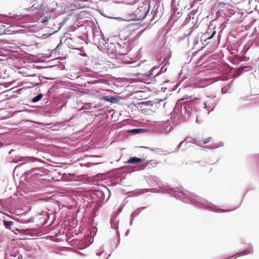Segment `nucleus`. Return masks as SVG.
I'll list each match as a JSON object with an SVG mask.
<instances>
[{
  "instance_id": "nucleus-1",
  "label": "nucleus",
  "mask_w": 259,
  "mask_h": 259,
  "mask_svg": "<svg viewBox=\"0 0 259 259\" xmlns=\"http://www.w3.org/2000/svg\"><path fill=\"white\" fill-rule=\"evenodd\" d=\"M150 7L147 8V6L143 4L138 8L134 12L135 19L140 20L144 19L149 11Z\"/></svg>"
},
{
  "instance_id": "nucleus-15",
  "label": "nucleus",
  "mask_w": 259,
  "mask_h": 259,
  "mask_svg": "<svg viewBox=\"0 0 259 259\" xmlns=\"http://www.w3.org/2000/svg\"><path fill=\"white\" fill-rule=\"evenodd\" d=\"M48 21V19L47 18H44L42 20H41V22L44 23L45 22H46L47 21Z\"/></svg>"
},
{
  "instance_id": "nucleus-3",
  "label": "nucleus",
  "mask_w": 259,
  "mask_h": 259,
  "mask_svg": "<svg viewBox=\"0 0 259 259\" xmlns=\"http://www.w3.org/2000/svg\"><path fill=\"white\" fill-rule=\"evenodd\" d=\"M157 162L155 160L147 161L144 165L141 166V169H144L145 168H150L155 167Z\"/></svg>"
},
{
  "instance_id": "nucleus-2",
  "label": "nucleus",
  "mask_w": 259,
  "mask_h": 259,
  "mask_svg": "<svg viewBox=\"0 0 259 259\" xmlns=\"http://www.w3.org/2000/svg\"><path fill=\"white\" fill-rule=\"evenodd\" d=\"M45 2V0H33L32 6L28 9L30 11H34L40 9Z\"/></svg>"
},
{
  "instance_id": "nucleus-9",
  "label": "nucleus",
  "mask_w": 259,
  "mask_h": 259,
  "mask_svg": "<svg viewBox=\"0 0 259 259\" xmlns=\"http://www.w3.org/2000/svg\"><path fill=\"white\" fill-rule=\"evenodd\" d=\"M246 67H241L238 69L237 71V73L238 75H239L244 70V68Z\"/></svg>"
},
{
  "instance_id": "nucleus-17",
  "label": "nucleus",
  "mask_w": 259,
  "mask_h": 259,
  "mask_svg": "<svg viewBox=\"0 0 259 259\" xmlns=\"http://www.w3.org/2000/svg\"><path fill=\"white\" fill-rule=\"evenodd\" d=\"M118 53L120 54L119 52ZM126 54V52H122V53H120V54Z\"/></svg>"
},
{
  "instance_id": "nucleus-16",
  "label": "nucleus",
  "mask_w": 259,
  "mask_h": 259,
  "mask_svg": "<svg viewBox=\"0 0 259 259\" xmlns=\"http://www.w3.org/2000/svg\"><path fill=\"white\" fill-rule=\"evenodd\" d=\"M182 143H183L182 142H181V143L178 145V147H180V146H181V145H182Z\"/></svg>"
},
{
  "instance_id": "nucleus-14",
  "label": "nucleus",
  "mask_w": 259,
  "mask_h": 259,
  "mask_svg": "<svg viewBox=\"0 0 259 259\" xmlns=\"http://www.w3.org/2000/svg\"><path fill=\"white\" fill-rule=\"evenodd\" d=\"M108 47H110L112 48V51L110 52L111 53H113L114 52V48H115L114 45L113 44H110L108 46Z\"/></svg>"
},
{
  "instance_id": "nucleus-7",
  "label": "nucleus",
  "mask_w": 259,
  "mask_h": 259,
  "mask_svg": "<svg viewBox=\"0 0 259 259\" xmlns=\"http://www.w3.org/2000/svg\"><path fill=\"white\" fill-rule=\"evenodd\" d=\"M103 99L109 102H114L115 100V98L111 96H104Z\"/></svg>"
},
{
  "instance_id": "nucleus-20",
  "label": "nucleus",
  "mask_w": 259,
  "mask_h": 259,
  "mask_svg": "<svg viewBox=\"0 0 259 259\" xmlns=\"http://www.w3.org/2000/svg\"><path fill=\"white\" fill-rule=\"evenodd\" d=\"M243 60H244V59H243V58H242L240 59V61H243Z\"/></svg>"
},
{
  "instance_id": "nucleus-19",
  "label": "nucleus",
  "mask_w": 259,
  "mask_h": 259,
  "mask_svg": "<svg viewBox=\"0 0 259 259\" xmlns=\"http://www.w3.org/2000/svg\"><path fill=\"white\" fill-rule=\"evenodd\" d=\"M2 34V31L0 30V35Z\"/></svg>"
},
{
  "instance_id": "nucleus-6",
  "label": "nucleus",
  "mask_w": 259,
  "mask_h": 259,
  "mask_svg": "<svg viewBox=\"0 0 259 259\" xmlns=\"http://www.w3.org/2000/svg\"><path fill=\"white\" fill-rule=\"evenodd\" d=\"M173 2L175 4H177L178 5L181 4V5L186 7L187 5V0H172Z\"/></svg>"
},
{
  "instance_id": "nucleus-5",
  "label": "nucleus",
  "mask_w": 259,
  "mask_h": 259,
  "mask_svg": "<svg viewBox=\"0 0 259 259\" xmlns=\"http://www.w3.org/2000/svg\"><path fill=\"white\" fill-rule=\"evenodd\" d=\"M195 12L193 10V11H191V12H190L187 15V16L186 18V21L187 23H189L190 22V20L192 19H194V16H195Z\"/></svg>"
},
{
  "instance_id": "nucleus-8",
  "label": "nucleus",
  "mask_w": 259,
  "mask_h": 259,
  "mask_svg": "<svg viewBox=\"0 0 259 259\" xmlns=\"http://www.w3.org/2000/svg\"><path fill=\"white\" fill-rule=\"evenodd\" d=\"M42 97V95L41 94H39V95H37V96L35 97L33 99L32 101L34 102H36L39 101L41 99Z\"/></svg>"
},
{
  "instance_id": "nucleus-10",
  "label": "nucleus",
  "mask_w": 259,
  "mask_h": 259,
  "mask_svg": "<svg viewBox=\"0 0 259 259\" xmlns=\"http://www.w3.org/2000/svg\"><path fill=\"white\" fill-rule=\"evenodd\" d=\"M229 89H230L229 86H226L222 89L221 92L223 94H226Z\"/></svg>"
},
{
  "instance_id": "nucleus-11",
  "label": "nucleus",
  "mask_w": 259,
  "mask_h": 259,
  "mask_svg": "<svg viewBox=\"0 0 259 259\" xmlns=\"http://www.w3.org/2000/svg\"><path fill=\"white\" fill-rule=\"evenodd\" d=\"M4 224L5 226L7 227V226H10L12 225L13 224V222H11V221H5L4 222Z\"/></svg>"
},
{
  "instance_id": "nucleus-12",
  "label": "nucleus",
  "mask_w": 259,
  "mask_h": 259,
  "mask_svg": "<svg viewBox=\"0 0 259 259\" xmlns=\"http://www.w3.org/2000/svg\"><path fill=\"white\" fill-rule=\"evenodd\" d=\"M215 33H216V31H215V30H214V31L212 32V33L211 35H210V36H207V37H206V39H211V38L213 37V36L215 35Z\"/></svg>"
},
{
  "instance_id": "nucleus-13",
  "label": "nucleus",
  "mask_w": 259,
  "mask_h": 259,
  "mask_svg": "<svg viewBox=\"0 0 259 259\" xmlns=\"http://www.w3.org/2000/svg\"><path fill=\"white\" fill-rule=\"evenodd\" d=\"M210 139V138L205 139L202 140V142L203 144H206L209 142Z\"/></svg>"
},
{
  "instance_id": "nucleus-4",
  "label": "nucleus",
  "mask_w": 259,
  "mask_h": 259,
  "mask_svg": "<svg viewBox=\"0 0 259 259\" xmlns=\"http://www.w3.org/2000/svg\"><path fill=\"white\" fill-rule=\"evenodd\" d=\"M144 160V159L140 158H138L137 157H131L128 160V161H127V163H139V162H142Z\"/></svg>"
},
{
  "instance_id": "nucleus-18",
  "label": "nucleus",
  "mask_w": 259,
  "mask_h": 259,
  "mask_svg": "<svg viewBox=\"0 0 259 259\" xmlns=\"http://www.w3.org/2000/svg\"><path fill=\"white\" fill-rule=\"evenodd\" d=\"M208 33H209V32L207 31V32H206L205 33V35H206L207 34H208Z\"/></svg>"
}]
</instances>
